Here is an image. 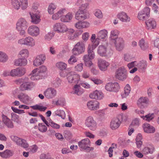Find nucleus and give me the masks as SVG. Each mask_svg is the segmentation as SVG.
<instances>
[{
  "label": "nucleus",
  "instance_id": "1",
  "mask_svg": "<svg viewBox=\"0 0 159 159\" xmlns=\"http://www.w3.org/2000/svg\"><path fill=\"white\" fill-rule=\"evenodd\" d=\"M108 31L106 29H103L98 32L97 35L98 38H96V35L93 34L91 39L92 42V50L95 49L99 43V40H106L108 37Z\"/></svg>",
  "mask_w": 159,
  "mask_h": 159
},
{
  "label": "nucleus",
  "instance_id": "2",
  "mask_svg": "<svg viewBox=\"0 0 159 159\" xmlns=\"http://www.w3.org/2000/svg\"><path fill=\"white\" fill-rule=\"evenodd\" d=\"M47 71V67L44 65H42L32 71L30 74L31 75L30 78L33 80H39L40 79V75L46 73Z\"/></svg>",
  "mask_w": 159,
  "mask_h": 159
},
{
  "label": "nucleus",
  "instance_id": "3",
  "mask_svg": "<svg viewBox=\"0 0 159 159\" xmlns=\"http://www.w3.org/2000/svg\"><path fill=\"white\" fill-rule=\"evenodd\" d=\"M116 79L121 81H124L127 77V74L126 69L124 67H120L116 70L115 73Z\"/></svg>",
  "mask_w": 159,
  "mask_h": 159
},
{
  "label": "nucleus",
  "instance_id": "4",
  "mask_svg": "<svg viewBox=\"0 0 159 159\" xmlns=\"http://www.w3.org/2000/svg\"><path fill=\"white\" fill-rule=\"evenodd\" d=\"M18 42L20 44L26 45L30 47H34L35 44V39L30 36L27 37L25 38L20 39Z\"/></svg>",
  "mask_w": 159,
  "mask_h": 159
},
{
  "label": "nucleus",
  "instance_id": "5",
  "mask_svg": "<svg viewBox=\"0 0 159 159\" xmlns=\"http://www.w3.org/2000/svg\"><path fill=\"white\" fill-rule=\"evenodd\" d=\"M150 8L149 7H145L139 12L138 18L141 20H145L150 16Z\"/></svg>",
  "mask_w": 159,
  "mask_h": 159
},
{
  "label": "nucleus",
  "instance_id": "6",
  "mask_svg": "<svg viewBox=\"0 0 159 159\" xmlns=\"http://www.w3.org/2000/svg\"><path fill=\"white\" fill-rule=\"evenodd\" d=\"M89 13L85 9L83 10L79 9L76 12L75 18L78 20H84L89 17Z\"/></svg>",
  "mask_w": 159,
  "mask_h": 159
},
{
  "label": "nucleus",
  "instance_id": "7",
  "mask_svg": "<svg viewBox=\"0 0 159 159\" xmlns=\"http://www.w3.org/2000/svg\"><path fill=\"white\" fill-rule=\"evenodd\" d=\"M53 30L59 33H64L67 32V27L61 23H57L53 26Z\"/></svg>",
  "mask_w": 159,
  "mask_h": 159
},
{
  "label": "nucleus",
  "instance_id": "8",
  "mask_svg": "<svg viewBox=\"0 0 159 159\" xmlns=\"http://www.w3.org/2000/svg\"><path fill=\"white\" fill-rule=\"evenodd\" d=\"M113 43L115 46L116 49L118 51H122L124 47V40L121 37H118L111 42Z\"/></svg>",
  "mask_w": 159,
  "mask_h": 159
},
{
  "label": "nucleus",
  "instance_id": "9",
  "mask_svg": "<svg viewBox=\"0 0 159 159\" xmlns=\"http://www.w3.org/2000/svg\"><path fill=\"white\" fill-rule=\"evenodd\" d=\"M26 71V69L24 67H17L11 71V76L12 77H20L23 75Z\"/></svg>",
  "mask_w": 159,
  "mask_h": 159
},
{
  "label": "nucleus",
  "instance_id": "10",
  "mask_svg": "<svg viewBox=\"0 0 159 159\" xmlns=\"http://www.w3.org/2000/svg\"><path fill=\"white\" fill-rule=\"evenodd\" d=\"M29 23L25 19L21 18L18 20L16 22V29L17 30L26 29Z\"/></svg>",
  "mask_w": 159,
  "mask_h": 159
},
{
  "label": "nucleus",
  "instance_id": "11",
  "mask_svg": "<svg viewBox=\"0 0 159 159\" xmlns=\"http://www.w3.org/2000/svg\"><path fill=\"white\" fill-rule=\"evenodd\" d=\"M105 88L107 91L117 92L119 91L120 87L117 83H109L106 84Z\"/></svg>",
  "mask_w": 159,
  "mask_h": 159
},
{
  "label": "nucleus",
  "instance_id": "12",
  "mask_svg": "<svg viewBox=\"0 0 159 159\" xmlns=\"http://www.w3.org/2000/svg\"><path fill=\"white\" fill-rule=\"evenodd\" d=\"M27 33L33 37H36L40 34L39 28L35 25H32L29 27L27 30Z\"/></svg>",
  "mask_w": 159,
  "mask_h": 159
},
{
  "label": "nucleus",
  "instance_id": "13",
  "mask_svg": "<svg viewBox=\"0 0 159 159\" xmlns=\"http://www.w3.org/2000/svg\"><path fill=\"white\" fill-rule=\"evenodd\" d=\"M157 26L156 21L153 19H149L145 22V27L148 30L152 31L155 29Z\"/></svg>",
  "mask_w": 159,
  "mask_h": 159
},
{
  "label": "nucleus",
  "instance_id": "14",
  "mask_svg": "<svg viewBox=\"0 0 159 159\" xmlns=\"http://www.w3.org/2000/svg\"><path fill=\"white\" fill-rule=\"evenodd\" d=\"M67 79L69 83H78L80 80V75L75 73L74 72H70L68 73L67 75Z\"/></svg>",
  "mask_w": 159,
  "mask_h": 159
},
{
  "label": "nucleus",
  "instance_id": "15",
  "mask_svg": "<svg viewBox=\"0 0 159 159\" xmlns=\"http://www.w3.org/2000/svg\"><path fill=\"white\" fill-rule=\"evenodd\" d=\"M84 45L82 42L78 43L73 49V53L75 55H77L83 52L84 50Z\"/></svg>",
  "mask_w": 159,
  "mask_h": 159
},
{
  "label": "nucleus",
  "instance_id": "16",
  "mask_svg": "<svg viewBox=\"0 0 159 159\" xmlns=\"http://www.w3.org/2000/svg\"><path fill=\"white\" fill-rule=\"evenodd\" d=\"M98 52L101 56H109L111 54V51L107 49V46L104 45H101L99 46Z\"/></svg>",
  "mask_w": 159,
  "mask_h": 159
},
{
  "label": "nucleus",
  "instance_id": "17",
  "mask_svg": "<svg viewBox=\"0 0 159 159\" xmlns=\"http://www.w3.org/2000/svg\"><path fill=\"white\" fill-rule=\"evenodd\" d=\"M11 139L17 145L20 146L24 148H27L29 146V144L24 139L15 136H12Z\"/></svg>",
  "mask_w": 159,
  "mask_h": 159
},
{
  "label": "nucleus",
  "instance_id": "18",
  "mask_svg": "<svg viewBox=\"0 0 159 159\" xmlns=\"http://www.w3.org/2000/svg\"><path fill=\"white\" fill-rule=\"evenodd\" d=\"M46 59L45 56L44 54H41L36 56L33 61V65L35 66H38L43 64Z\"/></svg>",
  "mask_w": 159,
  "mask_h": 159
},
{
  "label": "nucleus",
  "instance_id": "19",
  "mask_svg": "<svg viewBox=\"0 0 159 159\" xmlns=\"http://www.w3.org/2000/svg\"><path fill=\"white\" fill-rule=\"evenodd\" d=\"M121 123V120L119 118H114L111 120L110 123V128L112 130H116L119 128Z\"/></svg>",
  "mask_w": 159,
  "mask_h": 159
},
{
  "label": "nucleus",
  "instance_id": "20",
  "mask_svg": "<svg viewBox=\"0 0 159 159\" xmlns=\"http://www.w3.org/2000/svg\"><path fill=\"white\" fill-rule=\"evenodd\" d=\"M89 139L88 138H86L80 141L78 143V145L81 148L87 152H89Z\"/></svg>",
  "mask_w": 159,
  "mask_h": 159
},
{
  "label": "nucleus",
  "instance_id": "21",
  "mask_svg": "<svg viewBox=\"0 0 159 159\" xmlns=\"http://www.w3.org/2000/svg\"><path fill=\"white\" fill-rule=\"evenodd\" d=\"M97 64L99 69L102 71L107 70L110 65L109 62L101 59H98Z\"/></svg>",
  "mask_w": 159,
  "mask_h": 159
},
{
  "label": "nucleus",
  "instance_id": "22",
  "mask_svg": "<svg viewBox=\"0 0 159 159\" xmlns=\"http://www.w3.org/2000/svg\"><path fill=\"white\" fill-rule=\"evenodd\" d=\"M57 94V91L54 88H49L44 92L45 97L48 99H51L55 97Z\"/></svg>",
  "mask_w": 159,
  "mask_h": 159
},
{
  "label": "nucleus",
  "instance_id": "23",
  "mask_svg": "<svg viewBox=\"0 0 159 159\" xmlns=\"http://www.w3.org/2000/svg\"><path fill=\"white\" fill-rule=\"evenodd\" d=\"M29 79L27 78H24L23 82L20 86V89L22 91H25L30 89L33 86V83L28 81Z\"/></svg>",
  "mask_w": 159,
  "mask_h": 159
},
{
  "label": "nucleus",
  "instance_id": "24",
  "mask_svg": "<svg viewBox=\"0 0 159 159\" xmlns=\"http://www.w3.org/2000/svg\"><path fill=\"white\" fill-rule=\"evenodd\" d=\"M155 151L154 146L151 143L146 144V146L143 148L142 152L144 155H148L149 154H152Z\"/></svg>",
  "mask_w": 159,
  "mask_h": 159
},
{
  "label": "nucleus",
  "instance_id": "25",
  "mask_svg": "<svg viewBox=\"0 0 159 159\" xmlns=\"http://www.w3.org/2000/svg\"><path fill=\"white\" fill-rule=\"evenodd\" d=\"M104 98V94L101 90H96L90 93V98L96 100H100Z\"/></svg>",
  "mask_w": 159,
  "mask_h": 159
},
{
  "label": "nucleus",
  "instance_id": "26",
  "mask_svg": "<svg viewBox=\"0 0 159 159\" xmlns=\"http://www.w3.org/2000/svg\"><path fill=\"white\" fill-rule=\"evenodd\" d=\"M17 98L23 103L28 104L30 102L31 98L26 94L20 93L17 95Z\"/></svg>",
  "mask_w": 159,
  "mask_h": 159
},
{
  "label": "nucleus",
  "instance_id": "27",
  "mask_svg": "<svg viewBox=\"0 0 159 159\" xmlns=\"http://www.w3.org/2000/svg\"><path fill=\"white\" fill-rule=\"evenodd\" d=\"M144 132L148 134L153 133L155 132V129L149 123H145L142 126Z\"/></svg>",
  "mask_w": 159,
  "mask_h": 159
},
{
  "label": "nucleus",
  "instance_id": "28",
  "mask_svg": "<svg viewBox=\"0 0 159 159\" xmlns=\"http://www.w3.org/2000/svg\"><path fill=\"white\" fill-rule=\"evenodd\" d=\"M117 18L122 22H128L130 21V17L125 12L122 11L119 13L117 16Z\"/></svg>",
  "mask_w": 159,
  "mask_h": 159
},
{
  "label": "nucleus",
  "instance_id": "29",
  "mask_svg": "<svg viewBox=\"0 0 159 159\" xmlns=\"http://www.w3.org/2000/svg\"><path fill=\"white\" fill-rule=\"evenodd\" d=\"M31 18V22L34 24H37L40 21L39 12L37 11L36 13L33 12L30 13Z\"/></svg>",
  "mask_w": 159,
  "mask_h": 159
},
{
  "label": "nucleus",
  "instance_id": "30",
  "mask_svg": "<svg viewBox=\"0 0 159 159\" xmlns=\"http://www.w3.org/2000/svg\"><path fill=\"white\" fill-rule=\"evenodd\" d=\"M149 103L148 99L145 97H141L139 99L137 102V105L141 108L145 107L144 104H147Z\"/></svg>",
  "mask_w": 159,
  "mask_h": 159
},
{
  "label": "nucleus",
  "instance_id": "31",
  "mask_svg": "<svg viewBox=\"0 0 159 159\" xmlns=\"http://www.w3.org/2000/svg\"><path fill=\"white\" fill-rule=\"evenodd\" d=\"M2 121L5 125L8 128H12L14 125L12 121L6 116L2 115Z\"/></svg>",
  "mask_w": 159,
  "mask_h": 159
},
{
  "label": "nucleus",
  "instance_id": "32",
  "mask_svg": "<svg viewBox=\"0 0 159 159\" xmlns=\"http://www.w3.org/2000/svg\"><path fill=\"white\" fill-rule=\"evenodd\" d=\"M120 34V31L117 29H113L111 30L109 37L110 42L116 38H118V36Z\"/></svg>",
  "mask_w": 159,
  "mask_h": 159
},
{
  "label": "nucleus",
  "instance_id": "33",
  "mask_svg": "<svg viewBox=\"0 0 159 159\" xmlns=\"http://www.w3.org/2000/svg\"><path fill=\"white\" fill-rule=\"evenodd\" d=\"M66 9L65 8H62L59 10L57 13L53 14L52 18L53 20L58 19L59 17H61L66 12Z\"/></svg>",
  "mask_w": 159,
  "mask_h": 159
},
{
  "label": "nucleus",
  "instance_id": "34",
  "mask_svg": "<svg viewBox=\"0 0 159 159\" xmlns=\"http://www.w3.org/2000/svg\"><path fill=\"white\" fill-rule=\"evenodd\" d=\"M73 17L72 13L68 12L66 15H63L61 18V20L63 22H69L71 20Z\"/></svg>",
  "mask_w": 159,
  "mask_h": 159
},
{
  "label": "nucleus",
  "instance_id": "35",
  "mask_svg": "<svg viewBox=\"0 0 159 159\" xmlns=\"http://www.w3.org/2000/svg\"><path fill=\"white\" fill-rule=\"evenodd\" d=\"M13 154V152L8 149L6 150L3 152H0V156L3 158H9L12 156Z\"/></svg>",
  "mask_w": 159,
  "mask_h": 159
},
{
  "label": "nucleus",
  "instance_id": "36",
  "mask_svg": "<svg viewBox=\"0 0 159 159\" xmlns=\"http://www.w3.org/2000/svg\"><path fill=\"white\" fill-rule=\"evenodd\" d=\"M139 44L141 49L143 50H146L148 47V43L143 39H141L139 40Z\"/></svg>",
  "mask_w": 159,
  "mask_h": 159
},
{
  "label": "nucleus",
  "instance_id": "37",
  "mask_svg": "<svg viewBox=\"0 0 159 159\" xmlns=\"http://www.w3.org/2000/svg\"><path fill=\"white\" fill-rule=\"evenodd\" d=\"M130 87L127 84L124 88V92L121 93V96L122 98H126L129 94L130 91Z\"/></svg>",
  "mask_w": 159,
  "mask_h": 159
},
{
  "label": "nucleus",
  "instance_id": "38",
  "mask_svg": "<svg viewBox=\"0 0 159 159\" xmlns=\"http://www.w3.org/2000/svg\"><path fill=\"white\" fill-rule=\"evenodd\" d=\"M99 103L96 100L90 101V110H97L99 108Z\"/></svg>",
  "mask_w": 159,
  "mask_h": 159
},
{
  "label": "nucleus",
  "instance_id": "39",
  "mask_svg": "<svg viewBox=\"0 0 159 159\" xmlns=\"http://www.w3.org/2000/svg\"><path fill=\"white\" fill-rule=\"evenodd\" d=\"M155 116L153 113H149L145 116H141V117L147 121L150 122L154 119Z\"/></svg>",
  "mask_w": 159,
  "mask_h": 159
},
{
  "label": "nucleus",
  "instance_id": "40",
  "mask_svg": "<svg viewBox=\"0 0 159 159\" xmlns=\"http://www.w3.org/2000/svg\"><path fill=\"white\" fill-rule=\"evenodd\" d=\"M29 51L26 49H24L21 50L19 52V55L22 58L26 59L29 56Z\"/></svg>",
  "mask_w": 159,
  "mask_h": 159
},
{
  "label": "nucleus",
  "instance_id": "41",
  "mask_svg": "<svg viewBox=\"0 0 159 159\" xmlns=\"http://www.w3.org/2000/svg\"><path fill=\"white\" fill-rule=\"evenodd\" d=\"M56 66L59 70H63L66 68L67 64L64 62L60 61L56 63Z\"/></svg>",
  "mask_w": 159,
  "mask_h": 159
},
{
  "label": "nucleus",
  "instance_id": "42",
  "mask_svg": "<svg viewBox=\"0 0 159 159\" xmlns=\"http://www.w3.org/2000/svg\"><path fill=\"white\" fill-rule=\"evenodd\" d=\"M140 124V120L139 118H135L133 119L130 125V126L133 127H137Z\"/></svg>",
  "mask_w": 159,
  "mask_h": 159
},
{
  "label": "nucleus",
  "instance_id": "43",
  "mask_svg": "<svg viewBox=\"0 0 159 159\" xmlns=\"http://www.w3.org/2000/svg\"><path fill=\"white\" fill-rule=\"evenodd\" d=\"M11 4L13 7L16 10H18L21 7L20 2L17 0H12Z\"/></svg>",
  "mask_w": 159,
  "mask_h": 159
},
{
  "label": "nucleus",
  "instance_id": "44",
  "mask_svg": "<svg viewBox=\"0 0 159 159\" xmlns=\"http://www.w3.org/2000/svg\"><path fill=\"white\" fill-rule=\"evenodd\" d=\"M8 59V57L7 55L4 52L0 51V62H5Z\"/></svg>",
  "mask_w": 159,
  "mask_h": 159
},
{
  "label": "nucleus",
  "instance_id": "45",
  "mask_svg": "<svg viewBox=\"0 0 159 159\" xmlns=\"http://www.w3.org/2000/svg\"><path fill=\"white\" fill-rule=\"evenodd\" d=\"M137 67L140 69L145 68L147 66V61L144 60H142L139 62H137Z\"/></svg>",
  "mask_w": 159,
  "mask_h": 159
},
{
  "label": "nucleus",
  "instance_id": "46",
  "mask_svg": "<svg viewBox=\"0 0 159 159\" xmlns=\"http://www.w3.org/2000/svg\"><path fill=\"white\" fill-rule=\"evenodd\" d=\"M56 8V5L52 3H50L48 7V11L49 14L52 15L54 13V10Z\"/></svg>",
  "mask_w": 159,
  "mask_h": 159
},
{
  "label": "nucleus",
  "instance_id": "47",
  "mask_svg": "<svg viewBox=\"0 0 159 159\" xmlns=\"http://www.w3.org/2000/svg\"><path fill=\"white\" fill-rule=\"evenodd\" d=\"M21 8L23 10L26 9L28 6V0H19Z\"/></svg>",
  "mask_w": 159,
  "mask_h": 159
},
{
  "label": "nucleus",
  "instance_id": "48",
  "mask_svg": "<svg viewBox=\"0 0 159 159\" xmlns=\"http://www.w3.org/2000/svg\"><path fill=\"white\" fill-rule=\"evenodd\" d=\"M88 54L85 55L84 57V60L85 65L88 67L89 66V48H88Z\"/></svg>",
  "mask_w": 159,
  "mask_h": 159
},
{
  "label": "nucleus",
  "instance_id": "49",
  "mask_svg": "<svg viewBox=\"0 0 159 159\" xmlns=\"http://www.w3.org/2000/svg\"><path fill=\"white\" fill-rule=\"evenodd\" d=\"M38 130L41 132L44 133L46 132L47 127L43 123H39L38 126Z\"/></svg>",
  "mask_w": 159,
  "mask_h": 159
},
{
  "label": "nucleus",
  "instance_id": "50",
  "mask_svg": "<svg viewBox=\"0 0 159 159\" xmlns=\"http://www.w3.org/2000/svg\"><path fill=\"white\" fill-rule=\"evenodd\" d=\"M97 127L96 122L93 118H90V130H94Z\"/></svg>",
  "mask_w": 159,
  "mask_h": 159
},
{
  "label": "nucleus",
  "instance_id": "51",
  "mask_svg": "<svg viewBox=\"0 0 159 159\" xmlns=\"http://www.w3.org/2000/svg\"><path fill=\"white\" fill-rule=\"evenodd\" d=\"M44 123L48 126L50 125L52 127L56 129H59L60 127L59 125L54 123L53 122H51L48 123V122L46 120L44 121Z\"/></svg>",
  "mask_w": 159,
  "mask_h": 159
},
{
  "label": "nucleus",
  "instance_id": "52",
  "mask_svg": "<svg viewBox=\"0 0 159 159\" xmlns=\"http://www.w3.org/2000/svg\"><path fill=\"white\" fill-rule=\"evenodd\" d=\"M61 81L59 78H57L52 82V86L56 88L58 87L61 84Z\"/></svg>",
  "mask_w": 159,
  "mask_h": 159
},
{
  "label": "nucleus",
  "instance_id": "53",
  "mask_svg": "<svg viewBox=\"0 0 159 159\" xmlns=\"http://www.w3.org/2000/svg\"><path fill=\"white\" fill-rule=\"evenodd\" d=\"M95 16L99 19H102L103 15L101 11L99 9H96L94 12Z\"/></svg>",
  "mask_w": 159,
  "mask_h": 159
},
{
  "label": "nucleus",
  "instance_id": "54",
  "mask_svg": "<svg viewBox=\"0 0 159 159\" xmlns=\"http://www.w3.org/2000/svg\"><path fill=\"white\" fill-rule=\"evenodd\" d=\"M31 108L34 110H39L40 111H44L46 110L47 107H46L40 106L36 105L31 107Z\"/></svg>",
  "mask_w": 159,
  "mask_h": 159
},
{
  "label": "nucleus",
  "instance_id": "55",
  "mask_svg": "<svg viewBox=\"0 0 159 159\" xmlns=\"http://www.w3.org/2000/svg\"><path fill=\"white\" fill-rule=\"evenodd\" d=\"M12 120L17 123L19 121V116L14 112L11 114Z\"/></svg>",
  "mask_w": 159,
  "mask_h": 159
},
{
  "label": "nucleus",
  "instance_id": "56",
  "mask_svg": "<svg viewBox=\"0 0 159 159\" xmlns=\"http://www.w3.org/2000/svg\"><path fill=\"white\" fill-rule=\"evenodd\" d=\"M77 61V60L75 57L72 55L70 56L68 61V62L69 64L73 65L74 63L76 62Z\"/></svg>",
  "mask_w": 159,
  "mask_h": 159
},
{
  "label": "nucleus",
  "instance_id": "57",
  "mask_svg": "<svg viewBox=\"0 0 159 159\" xmlns=\"http://www.w3.org/2000/svg\"><path fill=\"white\" fill-rule=\"evenodd\" d=\"M54 35V34L53 33L49 32L45 35L44 38L45 39L50 41L52 39Z\"/></svg>",
  "mask_w": 159,
  "mask_h": 159
},
{
  "label": "nucleus",
  "instance_id": "58",
  "mask_svg": "<svg viewBox=\"0 0 159 159\" xmlns=\"http://www.w3.org/2000/svg\"><path fill=\"white\" fill-rule=\"evenodd\" d=\"M80 88V86L77 85H75L74 87V92L78 95H80L82 93L79 90Z\"/></svg>",
  "mask_w": 159,
  "mask_h": 159
},
{
  "label": "nucleus",
  "instance_id": "59",
  "mask_svg": "<svg viewBox=\"0 0 159 159\" xmlns=\"http://www.w3.org/2000/svg\"><path fill=\"white\" fill-rule=\"evenodd\" d=\"M83 64L80 63L76 65L74 68L75 70V71L80 72L82 71L83 69Z\"/></svg>",
  "mask_w": 159,
  "mask_h": 159
},
{
  "label": "nucleus",
  "instance_id": "60",
  "mask_svg": "<svg viewBox=\"0 0 159 159\" xmlns=\"http://www.w3.org/2000/svg\"><path fill=\"white\" fill-rule=\"evenodd\" d=\"M91 81L94 84L99 85L103 83V81L100 79L96 78H92L91 79Z\"/></svg>",
  "mask_w": 159,
  "mask_h": 159
},
{
  "label": "nucleus",
  "instance_id": "61",
  "mask_svg": "<svg viewBox=\"0 0 159 159\" xmlns=\"http://www.w3.org/2000/svg\"><path fill=\"white\" fill-rule=\"evenodd\" d=\"M152 6V9L155 13L157 14L159 12V7L156 4L153 3Z\"/></svg>",
  "mask_w": 159,
  "mask_h": 159
},
{
  "label": "nucleus",
  "instance_id": "62",
  "mask_svg": "<svg viewBox=\"0 0 159 159\" xmlns=\"http://www.w3.org/2000/svg\"><path fill=\"white\" fill-rule=\"evenodd\" d=\"M137 61H134L129 63L127 66L129 69H130L133 67H137Z\"/></svg>",
  "mask_w": 159,
  "mask_h": 159
},
{
  "label": "nucleus",
  "instance_id": "63",
  "mask_svg": "<svg viewBox=\"0 0 159 159\" xmlns=\"http://www.w3.org/2000/svg\"><path fill=\"white\" fill-rule=\"evenodd\" d=\"M40 159H52L50 155L48 153L47 154H41L40 156Z\"/></svg>",
  "mask_w": 159,
  "mask_h": 159
},
{
  "label": "nucleus",
  "instance_id": "64",
  "mask_svg": "<svg viewBox=\"0 0 159 159\" xmlns=\"http://www.w3.org/2000/svg\"><path fill=\"white\" fill-rule=\"evenodd\" d=\"M123 59L125 61H129L131 59V57L129 54L126 53L124 55Z\"/></svg>",
  "mask_w": 159,
  "mask_h": 159
}]
</instances>
